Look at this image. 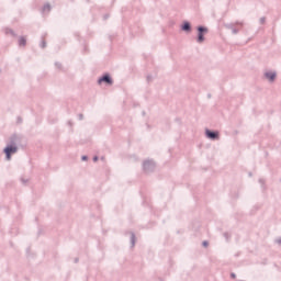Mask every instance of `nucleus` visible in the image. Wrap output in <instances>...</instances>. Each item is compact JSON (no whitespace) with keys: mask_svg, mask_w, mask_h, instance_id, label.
<instances>
[{"mask_svg":"<svg viewBox=\"0 0 281 281\" xmlns=\"http://www.w3.org/2000/svg\"><path fill=\"white\" fill-rule=\"evenodd\" d=\"M21 139H22V137L16 134L11 136V144L7 145V147L3 149V153H4L8 161H10V159H12V155H16V153H19V147H16V145L21 144Z\"/></svg>","mask_w":281,"mask_h":281,"instance_id":"f257e3e1","label":"nucleus"},{"mask_svg":"<svg viewBox=\"0 0 281 281\" xmlns=\"http://www.w3.org/2000/svg\"><path fill=\"white\" fill-rule=\"evenodd\" d=\"M243 25H245L244 22H232L224 25L226 30H231L233 34H238L240 30H243Z\"/></svg>","mask_w":281,"mask_h":281,"instance_id":"f03ea898","label":"nucleus"},{"mask_svg":"<svg viewBox=\"0 0 281 281\" xmlns=\"http://www.w3.org/2000/svg\"><path fill=\"white\" fill-rule=\"evenodd\" d=\"M205 34H207V27L205 26H199L198 27V38L196 42L198 43H203L205 41Z\"/></svg>","mask_w":281,"mask_h":281,"instance_id":"7ed1b4c3","label":"nucleus"},{"mask_svg":"<svg viewBox=\"0 0 281 281\" xmlns=\"http://www.w3.org/2000/svg\"><path fill=\"white\" fill-rule=\"evenodd\" d=\"M143 170L145 172H153L155 170V161L145 160L144 164H143Z\"/></svg>","mask_w":281,"mask_h":281,"instance_id":"20e7f679","label":"nucleus"},{"mask_svg":"<svg viewBox=\"0 0 281 281\" xmlns=\"http://www.w3.org/2000/svg\"><path fill=\"white\" fill-rule=\"evenodd\" d=\"M205 136L207 137V139H212L213 142L220 139L218 132L216 131L205 130Z\"/></svg>","mask_w":281,"mask_h":281,"instance_id":"39448f33","label":"nucleus"},{"mask_svg":"<svg viewBox=\"0 0 281 281\" xmlns=\"http://www.w3.org/2000/svg\"><path fill=\"white\" fill-rule=\"evenodd\" d=\"M99 85H102V82H105V85H113V79L111 78V75H103L98 80Z\"/></svg>","mask_w":281,"mask_h":281,"instance_id":"423d86ee","label":"nucleus"},{"mask_svg":"<svg viewBox=\"0 0 281 281\" xmlns=\"http://www.w3.org/2000/svg\"><path fill=\"white\" fill-rule=\"evenodd\" d=\"M276 72H271V71H268V72H265V78H267V80H269V82H273L276 80Z\"/></svg>","mask_w":281,"mask_h":281,"instance_id":"0eeeda50","label":"nucleus"},{"mask_svg":"<svg viewBox=\"0 0 281 281\" xmlns=\"http://www.w3.org/2000/svg\"><path fill=\"white\" fill-rule=\"evenodd\" d=\"M182 32H192V25L190 22H184L181 26Z\"/></svg>","mask_w":281,"mask_h":281,"instance_id":"6e6552de","label":"nucleus"},{"mask_svg":"<svg viewBox=\"0 0 281 281\" xmlns=\"http://www.w3.org/2000/svg\"><path fill=\"white\" fill-rule=\"evenodd\" d=\"M27 44V40H25V37L21 36L19 38V45L20 47H25V45Z\"/></svg>","mask_w":281,"mask_h":281,"instance_id":"1a4fd4ad","label":"nucleus"},{"mask_svg":"<svg viewBox=\"0 0 281 281\" xmlns=\"http://www.w3.org/2000/svg\"><path fill=\"white\" fill-rule=\"evenodd\" d=\"M45 38H47V34L42 35V43H41L42 49H45L47 47V43L45 42Z\"/></svg>","mask_w":281,"mask_h":281,"instance_id":"9d476101","label":"nucleus"},{"mask_svg":"<svg viewBox=\"0 0 281 281\" xmlns=\"http://www.w3.org/2000/svg\"><path fill=\"white\" fill-rule=\"evenodd\" d=\"M4 34H10L11 36H16V34L14 33V31L12 29H5Z\"/></svg>","mask_w":281,"mask_h":281,"instance_id":"9b49d317","label":"nucleus"},{"mask_svg":"<svg viewBox=\"0 0 281 281\" xmlns=\"http://www.w3.org/2000/svg\"><path fill=\"white\" fill-rule=\"evenodd\" d=\"M49 10H52V5L48 3L43 7V12H49Z\"/></svg>","mask_w":281,"mask_h":281,"instance_id":"f8f14e48","label":"nucleus"},{"mask_svg":"<svg viewBox=\"0 0 281 281\" xmlns=\"http://www.w3.org/2000/svg\"><path fill=\"white\" fill-rule=\"evenodd\" d=\"M131 243H132V247H135V233L131 234Z\"/></svg>","mask_w":281,"mask_h":281,"instance_id":"ddd939ff","label":"nucleus"},{"mask_svg":"<svg viewBox=\"0 0 281 281\" xmlns=\"http://www.w3.org/2000/svg\"><path fill=\"white\" fill-rule=\"evenodd\" d=\"M267 21V19L266 18H260V24L261 25H265V22Z\"/></svg>","mask_w":281,"mask_h":281,"instance_id":"4468645a","label":"nucleus"},{"mask_svg":"<svg viewBox=\"0 0 281 281\" xmlns=\"http://www.w3.org/2000/svg\"><path fill=\"white\" fill-rule=\"evenodd\" d=\"M259 183H261V186H265V179L260 178Z\"/></svg>","mask_w":281,"mask_h":281,"instance_id":"2eb2a0df","label":"nucleus"},{"mask_svg":"<svg viewBox=\"0 0 281 281\" xmlns=\"http://www.w3.org/2000/svg\"><path fill=\"white\" fill-rule=\"evenodd\" d=\"M203 247H207V245H210L207 241H203L202 243Z\"/></svg>","mask_w":281,"mask_h":281,"instance_id":"dca6fc26","label":"nucleus"},{"mask_svg":"<svg viewBox=\"0 0 281 281\" xmlns=\"http://www.w3.org/2000/svg\"><path fill=\"white\" fill-rule=\"evenodd\" d=\"M81 159H82V161H87L88 157L87 156H82Z\"/></svg>","mask_w":281,"mask_h":281,"instance_id":"f3484780","label":"nucleus"},{"mask_svg":"<svg viewBox=\"0 0 281 281\" xmlns=\"http://www.w3.org/2000/svg\"><path fill=\"white\" fill-rule=\"evenodd\" d=\"M78 117L79 120H83L85 116L82 114H79Z\"/></svg>","mask_w":281,"mask_h":281,"instance_id":"a211bd4d","label":"nucleus"},{"mask_svg":"<svg viewBox=\"0 0 281 281\" xmlns=\"http://www.w3.org/2000/svg\"><path fill=\"white\" fill-rule=\"evenodd\" d=\"M98 159H99L98 156L93 157V161H98Z\"/></svg>","mask_w":281,"mask_h":281,"instance_id":"6ab92c4d","label":"nucleus"},{"mask_svg":"<svg viewBox=\"0 0 281 281\" xmlns=\"http://www.w3.org/2000/svg\"><path fill=\"white\" fill-rule=\"evenodd\" d=\"M278 245H281V238L277 239Z\"/></svg>","mask_w":281,"mask_h":281,"instance_id":"aec40b11","label":"nucleus"},{"mask_svg":"<svg viewBox=\"0 0 281 281\" xmlns=\"http://www.w3.org/2000/svg\"><path fill=\"white\" fill-rule=\"evenodd\" d=\"M55 65H56V67L60 68V64L56 63Z\"/></svg>","mask_w":281,"mask_h":281,"instance_id":"412c9836","label":"nucleus"},{"mask_svg":"<svg viewBox=\"0 0 281 281\" xmlns=\"http://www.w3.org/2000/svg\"><path fill=\"white\" fill-rule=\"evenodd\" d=\"M231 276H232V278H236V274H235V273H232Z\"/></svg>","mask_w":281,"mask_h":281,"instance_id":"4be33fe9","label":"nucleus"},{"mask_svg":"<svg viewBox=\"0 0 281 281\" xmlns=\"http://www.w3.org/2000/svg\"><path fill=\"white\" fill-rule=\"evenodd\" d=\"M224 236L227 238V233H224Z\"/></svg>","mask_w":281,"mask_h":281,"instance_id":"5701e85b","label":"nucleus"},{"mask_svg":"<svg viewBox=\"0 0 281 281\" xmlns=\"http://www.w3.org/2000/svg\"><path fill=\"white\" fill-rule=\"evenodd\" d=\"M147 80H150V77H147Z\"/></svg>","mask_w":281,"mask_h":281,"instance_id":"b1692460","label":"nucleus"},{"mask_svg":"<svg viewBox=\"0 0 281 281\" xmlns=\"http://www.w3.org/2000/svg\"><path fill=\"white\" fill-rule=\"evenodd\" d=\"M23 181V183H25V180H22Z\"/></svg>","mask_w":281,"mask_h":281,"instance_id":"393cba45","label":"nucleus"}]
</instances>
